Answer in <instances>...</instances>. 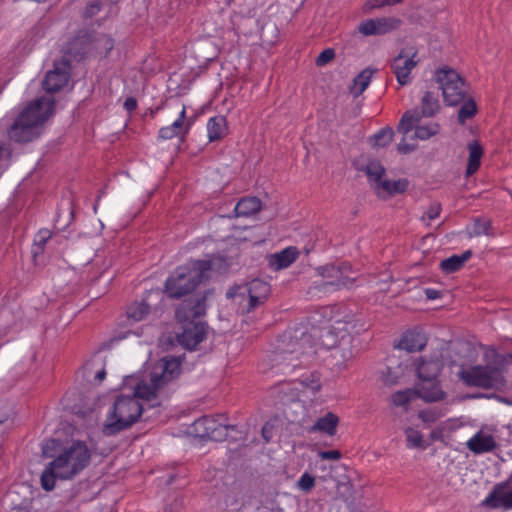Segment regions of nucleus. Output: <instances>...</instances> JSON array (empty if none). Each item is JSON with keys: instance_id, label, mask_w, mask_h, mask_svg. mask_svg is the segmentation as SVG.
<instances>
[{"instance_id": "nucleus-1", "label": "nucleus", "mask_w": 512, "mask_h": 512, "mask_svg": "<svg viewBox=\"0 0 512 512\" xmlns=\"http://www.w3.org/2000/svg\"><path fill=\"white\" fill-rule=\"evenodd\" d=\"M180 370L181 364L174 357H164L156 362L149 375L136 384L134 396L116 398L107 413L103 433L112 436L135 424L144 411L139 398L156 401L161 390L180 374Z\"/></svg>"}, {"instance_id": "nucleus-2", "label": "nucleus", "mask_w": 512, "mask_h": 512, "mask_svg": "<svg viewBox=\"0 0 512 512\" xmlns=\"http://www.w3.org/2000/svg\"><path fill=\"white\" fill-rule=\"evenodd\" d=\"M90 459L91 454L86 444L74 442L45 467L40 478L41 487L45 491H52L57 479L74 478L88 466Z\"/></svg>"}, {"instance_id": "nucleus-3", "label": "nucleus", "mask_w": 512, "mask_h": 512, "mask_svg": "<svg viewBox=\"0 0 512 512\" xmlns=\"http://www.w3.org/2000/svg\"><path fill=\"white\" fill-rule=\"evenodd\" d=\"M54 106L55 101L50 96L31 101L9 128V139L17 143H28L37 139L42 134L44 123L54 113Z\"/></svg>"}, {"instance_id": "nucleus-4", "label": "nucleus", "mask_w": 512, "mask_h": 512, "mask_svg": "<svg viewBox=\"0 0 512 512\" xmlns=\"http://www.w3.org/2000/svg\"><path fill=\"white\" fill-rule=\"evenodd\" d=\"M285 347L274 353L272 361L283 374L294 371L299 366L307 365L316 354V348L311 334L297 331L294 335L285 333Z\"/></svg>"}, {"instance_id": "nucleus-5", "label": "nucleus", "mask_w": 512, "mask_h": 512, "mask_svg": "<svg viewBox=\"0 0 512 512\" xmlns=\"http://www.w3.org/2000/svg\"><path fill=\"white\" fill-rule=\"evenodd\" d=\"M214 260H190L177 267L166 279L164 291L168 297L179 299L191 292L209 277Z\"/></svg>"}, {"instance_id": "nucleus-6", "label": "nucleus", "mask_w": 512, "mask_h": 512, "mask_svg": "<svg viewBox=\"0 0 512 512\" xmlns=\"http://www.w3.org/2000/svg\"><path fill=\"white\" fill-rule=\"evenodd\" d=\"M505 360V356L497 355L496 365L473 366L461 373V379L468 386L483 389H500L506 383L504 377Z\"/></svg>"}, {"instance_id": "nucleus-7", "label": "nucleus", "mask_w": 512, "mask_h": 512, "mask_svg": "<svg viewBox=\"0 0 512 512\" xmlns=\"http://www.w3.org/2000/svg\"><path fill=\"white\" fill-rule=\"evenodd\" d=\"M349 270L350 266L346 264L341 266L328 264L318 267L316 271L322 279L314 281L309 287L308 293L312 296L321 297L343 288L352 287L354 278L347 275Z\"/></svg>"}, {"instance_id": "nucleus-8", "label": "nucleus", "mask_w": 512, "mask_h": 512, "mask_svg": "<svg viewBox=\"0 0 512 512\" xmlns=\"http://www.w3.org/2000/svg\"><path fill=\"white\" fill-rule=\"evenodd\" d=\"M435 80L442 91L444 101L449 106L460 104L466 95L465 83L461 76L451 68H441L435 73Z\"/></svg>"}, {"instance_id": "nucleus-9", "label": "nucleus", "mask_w": 512, "mask_h": 512, "mask_svg": "<svg viewBox=\"0 0 512 512\" xmlns=\"http://www.w3.org/2000/svg\"><path fill=\"white\" fill-rule=\"evenodd\" d=\"M416 56V52L409 53L403 49L391 61L390 68L400 86H407L412 82L411 71L418 63Z\"/></svg>"}, {"instance_id": "nucleus-10", "label": "nucleus", "mask_w": 512, "mask_h": 512, "mask_svg": "<svg viewBox=\"0 0 512 512\" xmlns=\"http://www.w3.org/2000/svg\"><path fill=\"white\" fill-rule=\"evenodd\" d=\"M402 20L396 17L367 19L358 25V32L363 36L385 35L397 30Z\"/></svg>"}, {"instance_id": "nucleus-11", "label": "nucleus", "mask_w": 512, "mask_h": 512, "mask_svg": "<svg viewBox=\"0 0 512 512\" xmlns=\"http://www.w3.org/2000/svg\"><path fill=\"white\" fill-rule=\"evenodd\" d=\"M70 63L68 60L62 59L54 63L53 70L46 73L43 80V88L48 93L61 90L68 84L70 78Z\"/></svg>"}, {"instance_id": "nucleus-12", "label": "nucleus", "mask_w": 512, "mask_h": 512, "mask_svg": "<svg viewBox=\"0 0 512 512\" xmlns=\"http://www.w3.org/2000/svg\"><path fill=\"white\" fill-rule=\"evenodd\" d=\"M421 117L418 113V110H409L406 111L398 124L397 130L399 133L403 134V138L397 145V150L401 154H408L414 151L417 147L416 140H413L412 143L407 142V137L409 133L413 130L414 125L416 123H420Z\"/></svg>"}, {"instance_id": "nucleus-13", "label": "nucleus", "mask_w": 512, "mask_h": 512, "mask_svg": "<svg viewBox=\"0 0 512 512\" xmlns=\"http://www.w3.org/2000/svg\"><path fill=\"white\" fill-rule=\"evenodd\" d=\"M482 505L492 509L511 510L512 489L509 488L508 483L503 482L495 485L489 495L482 501Z\"/></svg>"}, {"instance_id": "nucleus-14", "label": "nucleus", "mask_w": 512, "mask_h": 512, "mask_svg": "<svg viewBox=\"0 0 512 512\" xmlns=\"http://www.w3.org/2000/svg\"><path fill=\"white\" fill-rule=\"evenodd\" d=\"M444 362L440 354L432 357H420L416 363L417 376L421 381H433L438 379Z\"/></svg>"}, {"instance_id": "nucleus-15", "label": "nucleus", "mask_w": 512, "mask_h": 512, "mask_svg": "<svg viewBox=\"0 0 512 512\" xmlns=\"http://www.w3.org/2000/svg\"><path fill=\"white\" fill-rule=\"evenodd\" d=\"M194 430L201 438L218 440L224 436L227 426L217 423L213 416H203L193 424Z\"/></svg>"}, {"instance_id": "nucleus-16", "label": "nucleus", "mask_w": 512, "mask_h": 512, "mask_svg": "<svg viewBox=\"0 0 512 512\" xmlns=\"http://www.w3.org/2000/svg\"><path fill=\"white\" fill-rule=\"evenodd\" d=\"M207 334V327L204 323H194L184 328L178 335V342L185 348L193 350L201 343Z\"/></svg>"}, {"instance_id": "nucleus-17", "label": "nucleus", "mask_w": 512, "mask_h": 512, "mask_svg": "<svg viewBox=\"0 0 512 512\" xmlns=\"http://www.w3.org/2000/svg\"><path fill=\"white\" fill-rule=\"evenodd\" d=\"M269 292H270V287L267 282L262 281L260 279H254L244 287L230 288L227 291L226 296H227V298H234L236 296H244L246 294H252V295L258 296V298L266 300Z\"/></svg>"}, {"instance_id": "nucleus-18", "label": "nucleus", "mask_w": 512, "mask_h": 512, "mask_svg": "<svg viewBox=\"0 0 512 512\" xmlns=\"http://www.w3.org/2000/svg\"><path fill=\"white\" fill-rule=\"evenodd\" d=\"M415 395L425 402H438L446 397L438 379L433 381H421L415 388Z\"/></svg>"}, {"instance_id": "nucleus-19", "label": "nucleus", "mask_w": 512, "mask_h": 512, "mask_svg": "<svg viewBox=\"0 0 512 512\" xmlns=\"http://www.w3.org/2000/svg\"><path fill=\"white\" fill-rule=\"evenodd\" d=\"M186 107L183 106L178 118L169 126L160 128L158 138L161 140H170L174 137L184 136L188 133L189 124H185Z\"/></svg>"}, {"instance_id": "nucleus-20", "label": "nucleus", "mask_w": 512, "mask_h": 512, "mask_svg": "<svg viewBox=\"0 0 512 512\" xmlns=\"http://www.w3.org/2000/svg\"><path fill=\"white\" fill-rule=\"evenodd\" d=\"M93 34L88 31H80L67 46V51L74 57H83L91 53Z\"/></svg>"}, {"instance_id": "nucleus-21", "label": "nucleus", "mask_w": 512, "mask_h": 512, "mask_svg": "<svg viewBox=\"0 0 512 512\" xmlns=\"http://www.w3.org/2000/svg\"><path fill=\"white\" fill-rule=\"evenodd\" d=\"M298 256V249L294 246H289L277 253L271 254L268 258V263L271 269L279 271L288 268L296 261Z\"/></svg>"}, {"instance_id": "nucleus-22", "label": "nucleus", "mask_w": 512, "mask_h": 512, "mask_svg": "<svg viewBox=\"0 0 512 512\" xmlns=\"http://www.w3.org/2000/svg\"><path fill=\"white\" fill-rule=\"evenodd\" d=\"M467 448L475 454L491 452L496 447V442L491 434L478 431L466 443Z\"/></svg>"}, {"instance_id": "nucleus-23", "label": "nucleus", "mask_w": 512, "mask_h": 512, "mask_svg": "<svg viewBox=\"0 0 512 512\" xmlns=\"http://www.w3.org/2000/svg\"><path fill=\"white\" fill-rule=\"evenodd\" d=\"M427 344V337L420 331H407L403 334L398 347L407 352L421 351Z\"/></svg>"}, {"instance_id": "nucleus-24", "label": "nucleus", "mask_w": 512, "mask_h": 512, "mask_svg": "<svg viewBox=\"0 0 512 512\" xmlns=\"http://www.w3.org/2000/svg\"><path fill=\"white\" fill-rule=\"evenodd\" d=\"M339 423V418L332 412L326 413L324 416L319 417L315 423L308 428L309 433H324L333 436L336 433V428Z\"/></svg>"}, {"instance_id": "nucleus-25", "label": "nucleus", "mask_w": 512, "mask_h": 512, "mask_svg": "<svg viewBox=\"0 0 512 512\" xmlns=\"http://www.w3.org/2000/svg\"><path fill=\"white\" fill-rule=\"evenodd\" d=\"M228 134L227 120L222 115L211 117L207 122V135L210 142L219 141Z\"/></svg>"}, {"instance_id": "nucleus-26", "label": "nucleus", "mask_w": 512, "mask_h": 512, "mask_svg": "<svg viewBox=\"0 0 512 512\" xmlns=\"http://www.w3.org/2000/svg\"><path fill=\"white\" fill-rule=\"evenodd\" d=\"M407 181L406 180H396V181H390L383 179L380 183L377 184V186L374 188L375 193L383 199H386L388 197H391L395 194L402 193L407 188Z\"/></svg>"}, {"instance_id": "nucleus-27", "label": "nucleus", "mask_w": 512, "mask_h": 512, "mask_svg": "<svg viewBox=\"0 0 512 512\" xmlns=\"http://www.w3.org/2000/svg\"><path fill=\"white\" fill-rule=\"evenodd\" d=\"M93 40L91 53L99 56H106L114 47V40L111 36L101 33L92 32Z\"/></svg>"}, {"instance_id": "nucleus-28", "label": "nucleus", "mask_w": 512, "mask_h": 512, "mask_svg": "<svg viewBox=\"0 0 512 512\" xmlns=\"http://www.w3.org/2000/svg\"><path fill=\"white\" fill-rule=\"evenodd\" d=\"M261 209V201L256 197H246L241 199L235 206L234 212L236 217H247L259 212Z\"/></svg>"}, {"instance_id": "nucleus-29", "label": "nucleus", "mask_w": 512, "mask_h": 512, "mask_svg": "<svg viewBox=\"0 0 512 512\" xmlns=\"http://www.w3.org/2000/svg\"><path fill=\"white\" fill-rule=\"evenodd\" d=\"M440 110V102L433 92H426L421 100V111H418L421 119L423 117H433Z\"/></svg>"}, {"instance_id": "nucleus-30", "label": "nucleus", "mask_w": 512, "mask_h": 512, "mask_svg": "<svg viewBox=\"0 0 512 512\" xmlns=\"http://www.w3.org/2000/svg\"><path fill=\"white\" fill-rule=\"evenodd\" d=\"M467 147L469 150V158L466 169V175L470 176L474 174L480 166V160L483 155V149L478 141L469 142Z\"/></svg>"}, {"instance_id": "nucleus-31", "label": "nucleus", "mask_w": 512, "mask_h": 512, "mask_svg": "<svg viewBox=\"0 0 512 512\" xmlns=\"http://www.w3.org/2000/svg\"><path fill=\"white\" fill-rule=\"evenodd\" d=\"M470 257L471 251H465L461 255H452L441 261L440 268L446 274L456 272L463 267Z\"/></svg>"}, {"instance_id": "nucleus-32", "label": "nucleus", "mask_w": 512, "mask_h": 512, "mask_svg": "<svg viewBox=\"0 0 512 512\" xmlns=\"http://www.w3.org/2000/svg\"><path fill=\"white\" fill-rule=\"evenodd\" d=\"M83 372L88 379L93 377L94 382L98 384L101 383L106 376L103 362L96 359L88 361L83 367Z\"/></svg>"}, {"instance_id": "nucleus-33", "label": "nucleus", "mask_w": 512, "mask_h": 512, "mask_svg": "<svg viewBox=\"0 0 512 512\" xmlns=\"http://www.w3.org/2000/svg\"><path fill=\"white\" fill-rule=\"evenodd\" d=\"M363 170L365 171L370 186L374 190L377 184L383 180L385 168L379 161L373 160L369 161Z\"/></svg>"}, {"instance_id": "nucleus-34", "label": "nucleus", "mask_w": 512, "mask_h": 512, "mask_svg": "<svg viewBox=\"0 0 512 512\" xmlns=\"http://www.w3.org/2000/svg\"><path fill=\"white\" fill-rule=\"evenodd\" d=\"M375 70L366 68L362 70L353 80V85L350 88L351 93L354 97L360 96L366 88L369 86L372 75Z\"/></svg>"}, {"instance_id": "nucleus-35", "label": "nucleus", "mask_w": 512, "mask_h": 512, "mask_svg": "<svg viewBox=\"0 0 512 512\" xmlns=\"http://www.w3.org/2000/svg\"><path fill=\"white\" fill-rule=\"evenodd\" d=\"M413 129H415V132L410 136L411 140H427L439 133L440 125L437 122H432L427 125L416 123Z\"/></svg>"}, {"instance_id": "nucleus-36", "label": "nucleus", "mask_w": 512, "mask_h": 512, "mask_svg": "<svg viewBox=\"0 0 512 512\" xmlns=\"http://www.w3.org/2000/svg\"><path fill=\"white\" fill-rule=\"evenodd\" d=\"M190 302H185L177 309V317H181L182 311H186L188 309V312L185 314V318H197L200 317L205 313V297L198 298L195 302V304L191 307Z\"/></svg>"}, {"instance_id": "nucleus-37", "label": "nucleus", "mask_w": 512, "mask_h": 512, "mask_svg": "<svg viewBox=\"0 0 512 512\" xmlns=\"http://www.w3.org/2000/svg\"><path fill=\"white\" fill-rule=\"evenodd\" d=\"M394 131L391 127H384L369 138L370 144L375 148L387 147L393 140Z\"/></svg>"}, {"instance_id": "nucleus-38", "label": "nucleus", "mask_w": 512, "mask_h": 512, "mask_svg": "<svg viewBox=\"0 0 512 512\" xmlns=\"http://www.w3.org/2000/svg\"><path fill=\"white\" fill-rule=\"evenodd\" d=\"M492 224L489 220L477 218L474 220L471 231L469 232L470 237H479L481 235L492 236L491 233Z\"/></svg>"}, {"instance_id": "nucleus-39", "label": "nucleus", "mask_w": 512, "mask_h": 512, "mask_svg": "<svg viewBox=\"0 0 512 512\" xmlns=\"http://www.w3.org/2000/svg\"><path fill=\"white\" fill-rule=\"evenodd\" d=\"M150 311V307L148 304L141 302V303H134L131 305L127 310V316L129 319H132L134 321H141L145 318L146 315H148Z\"/></svg>"}, {"instance_id": "nucleus-40", "label": "nucleus", "mask_w": 512, "mask_h": 512, "mask_svg": "<svg viewBox=\"0 0 512 512\" xmlns=\"http://www.w3.org/2000/svg\"><path fill=\"white\" fill-rule=\"evenodd\" d=\"M414 397L415 389L400 390L391 395V402L394 406H406Z\"/></svg>"}, {"instance_id": "nucleus-41", "label": "nucleus", "mask_w": 512, "mask_h": 512, "mask_svg": "<svg viewBox=\"0 0 512 512\" xmlns=\"http://www.w3.org/2000/svg\"><path fill=\"white\" fill-rule=\"evenodd\" d=\"M52 233L48 229H40L34 237V249L33 254L37 255L44 249L45 244L51 238Z\"/></svg>"}, {"instance_id": "nucleus-42", "label": "nucleus", "mask_w": 512, "mask_h": 512, "mask_svg": "<svg viewBox=\"0 0 512 512\" xmlns=\"http://www.w3.org/2000/svg\"><path fill=\"white\" fill-rule=\"evenodd\" d=\"M477 112L476 104L473 100H468L463 103L458 111V120L460 123H465L469 118H472Z\"/></svg>"}, {"instance_id": "nucleus-43", "label": "nucleus", "mask_w": 512, "mask_h": 512, "mask_svg": "<svg viewBox=\"0 0 512 512\" xmlns=\"http://www.w3.org/2000/svg\"><path fill=\"white\" fill-rule=\"evenodd\" d=\"M405 436L408 448H421L423 446V436L418 430L407 428L405 430Z\"/></svg>"}, {"instance_id": "nucleus-44", "label": "nucleus", "mask_w": 512, "mask_h": 512, "mask_svg": "<svg viewBox=\"0 0 512 512\" xmlns=\"http://www.w3.org/2000/svg\"><path fill=\"white\" fill-rule=\"evenodd\" d=\"M315 486V478L309 473H303L297 481V488L301 491L308 493Z\"/></svg>"}, {"instance_id": "nucleus-45", "label": "nucleus", "mask_w": 512, "mask_h": 512, "mask_svg": "<svg viewBox=\"0 0 512 512\" xmlns=\"http://www.w3.org/2000/svg\"><path fill=\"white\" fill-rule=\"evenodd\" d=\"M335 58V50L333 48L324 49L315 59V64L318 67H323Z\"/></svg>"}, {"instance_id": "nucleus-46", "label": "nucleus", "mask_w": 512, "mask_h": 512, "mask_svg": "<svg viewBox=\"0 0 512 512\" xmlns=\"http://www.w3.org/2000/svg\"><path fill=\"white\" fill-rule=\"evenodd\" d=\"M45 30V24L38 22L30 29L27 36L31 42L35 43L45 35Z\"/></svg>"}, {"instance_id": "nucleus-47", "label": "nucleus", "mask_w": 512, "mask_h": 512, "mask_svg": "<svg viewBox=\"0 0 512 512\" xmlns=\"http://www.w3.org/2000/svg\"><path fill=\"white\" fill-rule=\"evenodd\" d=\"M403 0H368L365 4L367 10L379 9L385 6H392L401 3Z\"/></svg>"}, {"instance_id": "nucleus-48", "label": "nucleus", "mask_w": 512, "mask_h": 512, "mask_svg": "<svg viewBox=\"0 0 512 512\" xmlns=\"http://www.w3.org/2000/svg\"><path fill=\"white\" fill-rule=\"evenodd\" d=\"M302 384L312 391V393H317L321 389V382L317 375L312 374L311 376L302 380Z\"/></svg>"}, {"instance_id": "nucleus-49", "label": "nucleus", "mask_w": 512, "mask_h": 512, "mask_svg": "<svg viewBox=\"0 0 512 512\" xmlns=\"http://www.w3.org/2000/svg\"><path fill=\"white\" fill-rule=\"evenodd\" d=\"M418 417L423 422L433 423V422L437 421L441 417V414L438 411H436V410L427 409V410L420 411L418 413Z\"/></svg>"}, {"instance_id": "nucleus-50", "label": "nucleus", "mask_w": 512, "mask_h": 512, "mask_svg": "<svg viewBox=\"0 0 512 512\" xmlns=\"http://www.w3.org/2000/svg\"><path fill=\"white\" fill-rule=\"evenodd\" d=\"M101 8L102 3L100 1H92L86 6L84 16L86 18H91L97 15L101 11Z\"/></svg>"}, {"instance_id": "nucleus-51", "label": "nucleus", "mask_w": 512, "mask_h": 512, "mask_svg": "<svg viewBox=\"0 0 512 512\" xmlns=\"http://www.w3.org/2000/svg\"><path fill=\"white\" fill-rule=\"evenodd\" d=\"M247 297H248V302H247L246 307L243 309L247 313L253 311L257 306H259L260 304H263L265 302V300L258 298V296H255L252 294H247Z\"/></svg>"}, {"instance_id": "nucleus-52", "label": "nucleus", "mask_w": 512, "mask_h": 512, "mask_svg": "<svg viewBox=\"0 0 512 512\" xmlns=\"http://www.w3.org/2000/svg\"><path fill=\"white\" fill-rule=\"evenodd\" d=\"M440 212L441 205L439 203H433L426 212V217L429 221H432L440 216Z\"/></svg>"}, {"instance_id": "nucleus-53", "label": "nucleus", "mask_w": 512, "mask_h": 512, "mask_svg": "<svg viewBox=\"0 0 512 512\" xmlns=\"http://www.w3.org/2000/svg\"><path fill=\"white\" fill-rule=\"evenodd\" d=\"M12 415V408L10 405L5 404L0 408V426L5 424Z\"/></svg>"}, {"instance_id": "nucleus-54", "label": "nucleus", "mask_w": 512, "mask_h": 512, "mask_svg": "<svg viewBox=\"0 0 512 512\" xmlns=\"http://www.w3.org/2000/svg\"><path fill=\"white\" fill-rule=\"evenodd\" d=\"M383 381L386 385L392 386L398 382V375L394 374L390 368L383 374Z\"/></svg>"}, {"instance_id": "nucleus-55", "label": "nucleus", "mask_w": 512, "mask_h": 512, "mask_svg": "<svg viewBox=\"0 0 512 512\" xmlns=\"http://www.w3.org/2000/svg\"><path fill=\"white\" fill-rule=\"evenodd\" d=\"M319 456L322 459L339 460L341 458V453L338 450L321 451L319 452Z\"/></svg>"}, {"instance_id": "nucleus-56", "label": "nucleus", "mask_w": 512, "mask_h": 512, "mask_svg": "<svg viewBox=\"0 0 512 512\" xmlns=\"http://www.w3.org/2000/svg\"><path fill=\"white\" fill-rule=\"evenodd\" d=\"M123 105L128 112H132L137 108V101L134 97H128Z\"/></svg>"}, {"instance_id": "nucleus-57", "label": "nucleus", "mask_w": 512, "mask_h": 512, "mask_svg": "<svg viewBox=\"0 0 512 512\" xmlns=\"http://www.w3.org/2000/svg\"><path fill=\"white\" fill-rule=\"evenodd\" d=\"M425 295L427 299L435 300L441 297V292L433 288H427L425 289Z\"/></svg>"}, {"instance_id": "nucleus-58", "label": "nucleus", "mask_w": 512, "mask_h": 512, "mask_svg": "<svg viewBox=\"0 0 512 512\" xmlns=\"http://www.w3.org/2000/svg\"><path fill=\"white\" fill-rule=\"evenodd\" d=\"M270 429H271V428H269V427H268V425H265V426H263V428H262V435H263V438H264L267 442H268V441L270 440V438H271Z\"/></svg>"}, {"instance_id": "nucleus-59", "label": "nucleus", "mask_w": 512, "mask_h": 512, "mask_svg": "<svg viewBox=\"0 0 512 512\" xmlns=\"http://www.w3.org/2000/svg\"><path fill=\"white\" fill-rule=\"evenodd\" d=\"M350 326H351V325H350V323H349V322H345V323H344V327H343V328H341V327H334V329H337V330H344V331H346L347 333H350V332H352V328H353V327H350Z\"/></svg>"}, {"instance_id": "nucleus-60", "label": "nucleus", "mask_w": 512, "mask_h": 512, "mask_svg": "<svg viewBox=\"0 0 512 512\" xmlns=\"http://www.w3.org/2000/svg\"><path fill=\"white\" fill-rule=\"evenodd\" d=\"M42 451H43V454H44V455H46V456H51V455L48 453V443L42 447Z\"/></svg>"}, {"instance_id": "nucleus-61", "label": "nucleus", "mask_w": 512, "mask_h": 512, "mask_svg": "<svg viewBox=\"0 0 512 512\" xmlns=\"http://www.w3.org/2000/svg\"><path fill=\"white\" fill-rule=\"evenodd\" d=\"M158 404H159V402H154V403L151 404V406L154 407V406H156Z\"/></svg>"}, {"instance_id": "nucleus-62", "label": "nucleus", "mask_w": 512, "mask_h": 512, "mask_svg": "<svg viewBox=\"0 0 512 512\" xmlns=\"http://www.w3.org/2000/svg\"><path fill=\"white\" fill-rule=\"evenodd\" d=\"M507 357L512 360V353L508 354Z\"/></svg>"}]
</instances>
